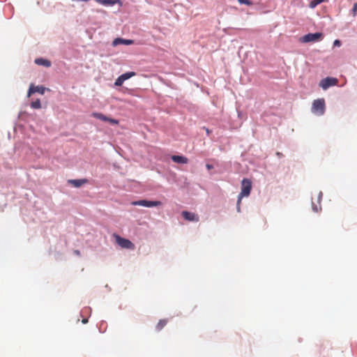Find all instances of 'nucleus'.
<instances>
[{
  "label": "nucleus",
  "mask_w": 357,
  "mask_h": 357,
  "mask_svg": "<svg viewBox=\"0 0 357 357\" xmlns=\"http://www.w3.org/2000/svg\"><path fill=\"white\" fill-rule=\"evenodd\" d=\"M75 253L76 255H79V250H75Z\"/></svg>",
  "instance_id": "nucleus-27"
},
{
  "label": "nucleus",
  "mask_w": 357,
  "mask_h": 357,
  "mask_svg": "<svg viewBox=\"0 0 357 357\" xmlns=\"http://www.w3.org/2000/svg\"><path fill=\"white\" fill-rule=\"evenodd\" d=\"M313 211L315 212H318L319 209H321V207L318 208L317 206H315L313 204L312 206Z\"/></svg>",
  "instance_id": "nucleus-22"
},
{
  "label": "nucleus",
  "mask_w": 357,
  "mask_h": 357,
  "mask_svg": "<svg viewBox=\"0 0 357 357\" xmlns=\"http://www.w3.org/2000/svg\"><path fill=\"white\" fill-rule=\"evenodd\" d=\"M252 190V182L248 178H243L241 182V192L238 195V204H241V199L243 197L250 195Z\"/></svg>",
  "instance_id": "nucleus-1"
},
{
  "label": "nucleus",
  "mask_w": 357,
  "mask_h": 357,
  "mask_svg": "<svg viewBox=\"0 0 357 357\" xmlns=\"http://www.w3.org/2000/svg\"><path fill=\"white\" fill-rule=\"evenodd\" d=\"M206 167L207 168V169L210 170V169H212L213 168V166L212 165H210V164H206Z\"/></svg>",
  "instance_id": "nucleus-23"
},
{
  "label": "nucleus",
  "mask_w": 357,
  "mask_h": 357,
  "mask_svg": "<svg viewBox=\"0 0 357 357\" xmlns=\"http://www.w3.org/2000/svg\"><path fill=\"white\" fill-rule=\"evenodd\" d=\"M35 63L40 66H43L45 67H50L51 66V62L43 58H38L35 60Z\"/></svg>",
  "instance_id": "nucleus-14"
},
{
  "label": "nucleus",
  "mask_w": 357,
  "mask_h": 357,
  "mask_svg": "<svg viewBox=\"0 0 357 357\" xmlns=\"http://www.w3.org/2000/svg\"><path fill=\"white\" fill-rule=\"evenodd\" d=\"M240 204H238V200L237 201V211L238 212H240L241 211V207H240Z\"/></svg>",
  "instance_id": "nucleus-25"
},
{
  "label": "nucleus",
  "mask_w": 357,
  "mask_h": 357,
  "mask_svg": "<svg viewBox=\"0 0 357 357\" xmlns=\"http://www.w3.org/2000/svg\"><path fill=\"white\" fill-rule=\"evenodd\" d=\"M88 182L87 179H71L68 181V183L72 184L75 188H79L82 185Z\"/></svg>",
  "instance_id": "nucleus-11"
},
{
  "label": "nucleus",
  "mask_w": 357,
  "mask_h": 357,
  "mask_svg": "<svg viewBox=\"0 0 357 357\" xmlns=\"http://www.w3.org/2000/svg\"><path fill=\"white\" fill-rule=\"evenodd\" d=\"M333 45L335 46H340L341 45V42L339 40H335L333 43Z\"/></svg>",
  "instance_id": "nucleus-21"
},
{
  "label": "nucleus",
  "mask_w": 357,
  "mask_h": 357,
  "mask_svg": "<svg viewBox=\"0 0 357 357\" xmlns=\"http://www.w3.org/2000/svg\"><path fill=\"white\" fill-rule=\"evenodd\" d=\"M322 38L321 33H307L301 38V41L303 43L317 42L321 40Z\"/></svg>",
  "instance_id": "nucleus-4"
},
{
  "label": "nucleus",
  "mask_w": 357,
  "mask_h": 357,
  "mask_svg": "<svg viewBox=\"0 0 357 357\" xmlns=\"http://www.w3.org/2000/svg\"><path fill=\"white\" fill-rule=\"evenodd\" d=\"M133 206H142L144 207H153L158 206L161 204V202L159 201H148V200H139L134 201L131 203Z\"/></svg>",
  "instance_id": "nucleus-6"
},
{
  "label": "nucleus",
  "mask_w": 357,
  "mask_h": 357,
  "mask_svg": "<svg viewBox=\"0 0 357 357\" xmlns=\"http://www.w3.org/2000/svg\"><path fill=\"white\" fill-rule=\"evenodd\" d=\"M133 43L134 42L132 40H127V39H123V38H116L113 41V45H116L119 44H123V45H129L133 44Z\"/></svg>",
  "instance_id": "nucleus-13"
},
{
  "label": "nucleus",
  "mask_w": 357,
  "mask_h": 357,
  "mask_svg": "<svg viewBox=\"0 0 357 357\" xmlns=\"http://www.w3.org/2000/svg\"><path fill=\"white\" fill-rule=\"evenodd\" d=\"M315 1L318 3V4H320L321 3L326 2L328 0H315Z\"/></svg>",
  "instance_id": "nucleus-24"
},
{
  "label": "nucleus",
  "mask_w": 357,
  "mask_h": 357,
  "mask_svg": "<svg viewBox=\"0 0 357 357\" xmlns=\"http://www.w3.org/2000/svg\"><path fill=\"white\" fill-rule=\"evenodd\" d=\"M183 217L188 220V221H199V216L194 213L188 212V211H183L182 212Z\"/></svg>",
  "instance_id": "nucleus-10"
},
{
  "label": "nucleus",
  "mask_w": 357,
  "mask_h": 357,
  "mask_svg": "<svg viewBox=\"0 0 357 357\" xmlns=\"http://www.w3.org/2000/svg\"><path fill=\"white\" fill-rule=\"evenodd\" d=\"M136 73L135 72H128L124 74L120 75L114 82V86H121L123 84L124 81L128 79L129 78L135 76Z\"/></svg>",
  "instance_id": "nucleus-7"
},
{
  "label": "nucleus",
  "mask_w": 357,
  "mask_h": 357,
  "mask_svg": "<svg viewBox=\"0 0 357 357\" xmlns=\"http://www.w3.org/2000/svg\"><path fill=\"white\" fill-rule=\"evenodd\" d=\"M206 131L207 134L209 135L210 131H209V130L208 128L206 129Z\"/></svg>",
  "instance_id": "nucleus-28"
},
{
  "label": "nucleus",
  "mask_w": 357,
  "mask_h": 357,
  "mask_svg": "<svg viewBox=\"0 0 357 357\" xmlns=\"http://www.w3.org/2000/svg\"><path fill=\"white\" fill-rule=\"evenodd\" d=\"M92 116L98 119L101 120V121H107V122L110 123L111 124H114V125L119 124L118 120L107 117L102 113L93 112V113H92Z\"/></svg>",
  "instance_id": "nucleus-8"
},
{
  "label": "nucleus",
  "mask_w": 357,
  "mask_h": 357,
  "mask_svg": "<svg viewBox=\"0 0 357 357\" xmlns=\"http://www.w3.org/2000/svg\"><path fill=\"white\" fill-rule=\"evenodd\" d=\"M318 4V3L315 1V0H313L310 3V7L311 8H315Z\"/></svg>",
  "instance_id": "nucleus-20"
},
{
  "label": "nucleus",
  "mask_w": 357,
  "mask_h": 357,
  "mask_svg": "<svg viewBox=\"0 0 357 357\" xmlns=\"http://www.w3.org/2000/svg\"><path fill=\"white\" fill-rule=\"evenodd\" d=\"M238 1L241 4H246L248 6L252 5V1H250V0H238Z\"/></svg>",
  "instance_id": "nucleus-19"
},
{
  "label": "nucleus",
  "mask_w": 357,
  "mask_h": 357,
  "mask_svg": "<svg viewBox=\"0 0 357 357\" xmlns=\"http://www.w3.org/2000/svg\"><path fill=\"white\" fill-rule=\"evenodd\" d=\"M167 319H160L156 325V330L161 331L167 324Z\"/></svg>",
  "instance_id": "nucleus-16"
},
{
  "label": "nucleus",
  "mask_w": 357,
  "mask_h": 357,
  "mask_svg": "<svg viewBox=\"0 0 357 357\" xmlns=\"http://www.w3.org/2000/svg\"><path fill=\"white\" fill-rule=\"evenodd\" d=\"M45 91V87L43 86H34L33 84H31L28 91V96L29 97L31 94L35 93H39L43 95Z\"/></svg>",
  "instance_id": "nucleus-9"
},
{
  "label": "nucleus",
  "mask_w": 357,
  "mask_h": 357,
  "mask_svg": "<svg viewBox=\"0 0 357 357\" xmlns=\"http://www.w3.org/2000/svg\"><path fill=\"white\" fill-rule=\"evenodd\" d=\"M172 160L174 162L180 163V164H186L188 162V159L186 157L183 156V155H172Z\"/></svg>",
  "instance_id": "nucleus-12"
},
{
  "label": "nucleus",
  "mask_w": 357,
  "mask_h": 357,
  "mask_svg": "<svg viewBox=\"0 0 357 357\" xmlns=\"http://www.w3.org/2000/svg\"><path fill=\"white\" fill-rule=\"evenodd\" d=\"M114 236L116 239V243L121 246L122 248L135 249V245L128 239L121 237L117 234H114Z\"/></svg>",
  "instance_id": "nucleus-3"
},
{
  "label": "nucleus",
  "mask_w": 357,
  "mask_h": 357,
  "mask_svg": "<svg viewBox=\"0 0 357 357\" xmlns=\"http://www.w3.org/2000/svg\"><path fill=\"white\" fill-rule=\"evenodd\" d=\"M31 107L33 109H40L41 108L40 100L39 99H37L36 100L32 102L31 103Z\"/></svg>",
  "instance_id": "nucleus-17"
},
{
  "label": "nucleus",
  "mask_w": 357,
  "mask_h": 357,
  "mask_svg": "<svg viewBox=\"0 0 357 357\" xmlns=\"http://www.w3.org/2000/svg\"><path fill=\"white\" fill-rule=\"evenodd\" d=\"M98 2L102 3L104 6H113L116 3H119L120 5H121V3L119 0H98Z\"/></svg>",
  "instance_id": "nucleus-15"
},
{
  "label": "nucleus",
  "mask_w": 357,
  "mask_h": 357,
  "mask_svg": "<svg viewBox=\"0 0 357 357\" xmlns=\"http://www.w3.org/2000/svg\"><path fill=\"white\" fill-rule=\"evenodd\" d=\"M338 83V80L335 77H328L321 79L319 82V86L324 89L326 90L328 88L332 86H335Z\"/></svg>",
  "instance_id": "nucleus-5"
},
{
  "label": "nucleus",
  "mask_w": 357,
  "mask_h": 357,
  "mask_svg": "<svg viewBox=\"0 0 357 357\" xmlns=\"http://www.w3.org/2000/svg\"><path fill=\"white\" fill-rule=\"evenodd\" d=\"M325 100L323 98L314 100L312 102V112L316 115H323L325 112Z\"/></svg>",
  "instance_id": "nucleus-2"
},
{
  "label": "nucleus",
  "mask_w": 357,
  "mask_h": 357,
  "mask_svg": "<svg viewBox=\"0 0 357 357\" xmlns=\"http://www.w3.org/2000/svg\"><path fill=\"white\" fill-rule=\"evenodd\" d=\"M351 12L354 17H355L356 15V14H357V3H355L354 4V6H353Z\"/></svg>",
  "instance_id": "nucleus-18"
},
{
  "label": "nucleus",
  "mask_w": 357,
  "mask_h": 357,
  "mask_svg": "<svg viewBox=\"0 0 357 357\" xmlns=\"http://www.w3.org/2000/svg\"><path fill=\"white\" fill-rule=\"evenodd\" d=\"M87 322H88L87 319H83V320H82V323H83V324H86V323H87Z\"/></svg>",
  "instance_id": "nucleus-26"
}]
</instances>
